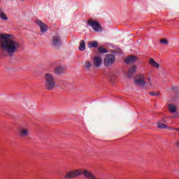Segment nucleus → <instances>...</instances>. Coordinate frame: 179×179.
I'll return each instance as SVG.
<instances>
[{"mask_svg":"<svg viewBox=\"0 0 179 179\" xmlns=\"http://www.w3.org/2000/svg\"><path fill=\"white\" fill-rule=\"evenodd\" d=\"M0 46L3 51L8 54V57H13L20 48V43L15 39H12V36L9 34H0Z\"/></svg>","mask_w":179,"mask_h":179,"instance_id":"f257e3e1","label":"nucleus"},{"mask_svg":"<svg viewBox=\"0 0 179 179\" xmlns=\"http://www.w3.org/2000/svg\"><path fill=\"white\" fill-rule=\"evenodd\" d=\"M45 87L46 90H52L55 87V80L50 73L45 74Z\"/></svg>","mask_w":179,"mask_h":179,"instance_id":"f03ea898","label":"nucleus"},{"mask_svg":"<svg viewBox=\"0 0 179 179\" xmlns=\"http://www.w3.org/2000/svg\"><path fill=\"white\" fill-rule=\"evenodd\" d=\"M134 84L140 87H145L146 82H145V76L143 74H139L134 78Z\"/></svg>","mask_w":179,"mask_h":179,"instance_id":"7ed1b4c3","label":"nucleus"},{"mask_svg":"<svg viewBox=\"0 0 179 179\" xmlns=\"http://www.w3.org/2000/svg\"><path fill=\"white\" fill-rule=\"evenodd\" d=\"M89 26H90L93 30H94V31L99 32V31H101V30H103V29L101 28V25H100V24H99V22L93 20H88V23Z\"/></svg>","mask_w":179,"mask_h":179,"instance_id":"20e7f679","label":"nucleus"},{"mask_svg":"<svg viewBox=\"0 0 179 179\" xmlns=\"http://www.w3.org/2000/svg\"><path fill=\"white\" fill-rule=\"evenodd\" d=\"M115 62V56L113 54L106 55L104 59V65L106 66H110L113 65V63Z\"/></svg>","mask_w":179,"mask_h":179,"instance_id":"39448f33","label":"nucleus"},{"mask_svg":"<svg viewBox=\"0 0 179 179\" xmlns=\"http://www.w3.org/2000/svg\"><path fill=\"white\" fill-rule=\"evenodd\" d=\"M52 45L53 47H55L56 48H58L59 47H61V45H62V40L61 39L59 35H55L53 36L52 41Z\"/></svg>","mask_w":179,"mask_h":179,"instance_id":"423d86ee","label":"nucleus"},{"mask_svg":"<svg viewBox=\"0 0 179 179\" xmlns=\"http://www.w3.org/2000/svg\"><path fill=\"white\" fill-rule=\"evenodd\" d=\"M36 23L38 26H39L41 33H45V31L48 30V27H47V25H45V24L41 21V20L37 19L36 20Z\"/></svg>","mask_w":179,"mask_h":179,"instance_id":"0eeeda50","label":"nucleus"},{"mask_svg":"<svg viewBox=\"0 0 179 179\" xmlns=\"http://www.w3.org/2000/svg\"><path fill=\"white\" fill-rule=\"evenodd\" d=\"M19 136L20 138H27L29 136V129L21 128L19 131Z\"/></svg>","mask_w":179,"mask_h":179,"instance_id":"6e6552de","label":"nucleus"},{"mask_svg":"<svg viewBox=\"0 0 179 179\" xmlns=\"http://www.w3.org/2000/svg\"><path fill=\"white\" fill-rule=\"evenodd\" d=\"M136 59H138V57H136V56L131 55L126 57L124 59V62L126 64H128L129 65H131V64H134V62H135Z\"/></svg>","mask_w":179,"mask_h":179,"instance_id":"1a4fd4ad","label":"nucleus"},{"mask_svg":"<svg viewBox=\"0 0 179 179\" xmlns=\"http://www.w3.org/2000/svg\"><path fill=\"white\" fill-rule=\"evenodd\" d=\"M94 65L95 68H100L101 66V57H94Z\"/></svg>","mask_w":179,"mask_h":179,"instance_id":"9d476101","label":"nucleus"},{"mask_svg":"<svg viewBox=\"0 0 179 179\" xmlns=\"http://www.w3.org/2000/svg\"><path fill=\"white\" fill-rule=\"evenodd\" d=\"M136 73V65L132 66L129 69V73L127 74V78H132V74Z\"/></svg>","mask_w":179,"mask_h":179,"instance_id":"9b49d317","label":"nucleus"},{"mask_svg":"<svg viewBox=\"0 0 179 179\" xmlns=\"http://www.w3.org/2000/svg\"><path fill=\"white\" fill-rule=\"evenodd\" d=\"M149 62H150V64L152 65L153 68H157V69L160 68V64L156 62L155 59L150 58Z\"/></svg>","mask_w":179,"mask_h":179,"instance_id":"f8f14e48","label":"nucleus"},{"mask_svg":"<svg viewBox=\"0 0 179 179\" xmlns=\"http://www.w3.org/2000/svg\"><path fill=\"white\" fill-rule=\"evenodd\" d=\"M79 50L80 51H85L86 50V42L84 40L80 41Z\"/></svg>","mask_w":179,"mask_h":179,"instance_id":"ddd939ff","label":"nucleus"},{"mask_svg":"<svg viewBox=\"0 0 179 179\" xmlns=\"http://www.w3.org/2000/svg\"><path fill=\"white\" fill-rule=\"evenodd\" d=\"M64 69L62 66L56 67L55 69V75H61V73H64Z\"/></svg>","mask_w":179,"mask_h":179,"instance_id":"4468645a","label":"nucleus"},{"mask_svg":"<svg viewBox=\"0 0 179 179\" xmlns=\"http://www.w3.org/2000/svg\"><path fill=\"white\" fill-rule=\"evenodd\" d=\"M88 46L90 48H97L99 47V43L97 41L90 42Z\"/></svg>","mask_w":179,"mask_h":179,"instance_id":"2eb2a0df","label":"nucleus"},{"mask_svg":"<svg viewBox=\"0 0 179 179\" xmlns=\"http://www.w3.org/2000/svg\"><path fill=\"white\" fill-rule=\"evenodd\" d=\"M169 110L171 113H176V111H177V108L174 105L170 104L169 106Z\"/></svg>","mask_w":179,"mask_h":179,"instance_id":"dca6fc26","label":"nucleus"},{"mask_svg":"<svg viewBox=\"0 0 179 179\" xmlns=\"http://www.w3.org/2000/svg\"><path fill=\"white\" fill-rule=\"evenodd\" d=\"M98 52L101 54H107V52H108V51H107V50L103 48V46H101L98 48Z\"/></svg>","mask_w":179,"mask_h":179,"instance_id":"f3484780","label":"nucleus"},{"mask_svg":"<svg viewBox=\"0 0 179 179\" xmlns=\"http://www.w3.org/2000/svg\"><path fill=\"white\" fill-rule=\"evenodd\" d=\"M157 127L159 128V129H166L167 128V125L163 123H159Z\"/></svg>","mask_w":179,"mask_h":179,"instance_id":"a211bd4d","label":"nucleus"},{"mask_svg":"<svg viewBox=\"0 0 179 179\" xmlns=\"http://www.w3.org/2000/svg\"><path fill=\"white\" fill-rule=\"evenodd\" d=\"M92 66H93V65H92V63L88 61V62H87V63L85 64V69L89 71V69H90V68H92Z\"/></svg>","mask_w":179,"mask_h":179,"instance_id":"6ab92c4d","label":"nucleus"},{"mask_svg":"<svg viewBox=\"0 0 179 179\" xmlns=\"http://www.w3.org/2000/svg\"><path fill=\"white\" fill-rule=\"evenodd\" d=\"M0 18H1L2 20H8V17L3 13H0Z\"/></svg>","mask_w":179,"mask_h":179,"instance_id":"aec40b11","label":"nucleus"},{"mask_svg":"<svg viewBox=\"0 0 179 179\" xmlns=\"http://www.w3.org/2000/svg\"><path fill=\"white\" fill-rule=\"evenodd\" d=\"M148 94H150V96H156L157 97H159L160 96V93H156L154 92H148Z\"/></svg>","mask_w":179,"mask_h":179,"instance_id":"412c9836","label":"nucleus"},{"mask_svg":"<svg viewBox=\"0 0 179 179\" xmlns=\"http://www.w3.org/2000/svg\"><path fill=\"white\" fill-rule=\"evenodd\" d=\"M160 43H161V44H164V45H167V44H169V41H167L166 39H161Z\"/></svg>","mask_w":179,"mask_h":179,"instance_id":"4be33fe9","label":"nucleus"},{"mask_svg":"<svg viewBox=\"0 0 179 179\" xmlns=\"http://www.w3.org/2000/svg\"><path fill=\"white\" fill-rule=\"evenodd\" d=\"M177 89H178V86H177V85H175V86H172L171 87V90H177Z\"/></svg>","mask_w":179,"mask_h":179,"instance_id":"5701e85b","label":"nucleus"},{"mask_svg":"<svg viewBox=\"0 0 179 179\" xmlns=\"http://www.w3.org/2000/svg\"><path fill=\"white\" fill-rule=\"evenodd\" d=\"M173 131H177L178 132H179V128L173 129Z\"/></svg>","mask_w":179,"mask_h":179,"instance_id":"b1692460","label":"nucleus"},{"mask_svg":"<svg viewBox=\"0 0 179 179\" xmlns=\"http://www.w3.org/2000/svg\"><path fill=\"white\" fill-rule=\"evenodd\" d=\"M4 55H1V54H0V58H1V57H4Z\"/></svg>","mask_w":179,"mask_h":179,"instance_id":"393cba45","label":"nucleus"},{"mask_svg":"<svg viewBox=\"0 0 179 179\" xmlns=\"http://www.w3.org/2000/svg\"><path fill=\"white\" fill-rule=\"evenodd\" d=\"M149 85H150V86H152V83L150 82V83H149Z\"/></svg>","mask_w":179,"mask_h":179,"instance_id":"a878e982","label":"nucleus"},{"mask_svg":"<svg viewBox=\"0 0 179 179\" xmlns=\"http://www.w3.org/2000/svg\"><path fill=\"white\" fill-rule=\"evenodd\" d=\"M148 80L149 82H150V78H148Z\"/></svg>","mask_w":179,"mask_h":179,"instance_id":"bb28decb","label":"nucleus"},{"mask_svg":"<svg viewBox=\"0 0 179 179\" xmlns=\"http://www.w3.org/2000/svg\"><path fill=\"white\" fill-rule=\"evenodd\" d=\"M65 86H69V84H66Z\"/></svg>","mask_w":179,"mask_h":179,"instance_id":"cd10ccee","label":"nucleus"},{"mask_svg":"<svg viewBox=\"0 0 179 179\" xmlns=\"http://www.w3.org/2000/svg\"><path fill=\"white\" fill-rule=\"evenodd\" d=\"M21 1H24V0H21Z\"/></svg>","mask_w":179,"mask_h":179,"instance_id":"c85d7f7f","label":"nucleus"}]
</instances>
